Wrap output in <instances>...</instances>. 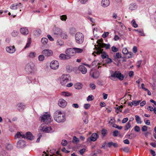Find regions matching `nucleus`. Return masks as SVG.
Masks as SVG:
<instances>
[{"instance_id": "f257e3e1", "label": "nucleus", "mask_w": 156, "mask_h": 156, "mask_svg": "<svg viewBox=\"0 0 156 156\" xmlns=\"http://www.w3.org/2000/svg\"><path fill=\"white\" fill-rule=\"evenodd\" d=\"M54 120L58 122H64L66 120L65 115L60 110H57L54 113Z\"/></svg>"}, {"instance_id": "f03ea898", "label": "nucleus", "mask_w": 156, "mask_h": 156, "mask_svg": "<svg viewBox=\"0 0 156 156\" xmlns=\"http://www.w3.org/2000/svg\"><path fill=\"white\" fill-rule=\"evenodd\" d=\"M111 75L109 77V78L112 80L115 81L116 78L122 81L123 80L124 76L119 71H112L110 72Z\"/></svg>"}, {"instance_id": "7ed1b4c3", "label": "nucleus", "mask_w": 156, "mask_h": 156, "mask_svg": "<svg viewBox=\"0 0 156 156\" xmlns=\"http://www.w3.org/2000/svg\"><path fill=\"white\" fill-rule=\"evenodd\" d=\"M25 69L27 71L31 74L34 73L37 71L35 64L32 62H30L27 65Z\"/></svg>"}, {"instance_id": "20e7f679", "label": "nucleus", "mask_w": 156, "mask_h": 156, "mask_svg": "<svg viewBox=\"0 0 156 156\" xmlns=\"http://www.w3.org/2000/svg\"><path fill=\"white\" fill-rule=\"evenodd\" d=\"M75 38L76 43L81 44L84 41V36L82 33L80 32H78L75 34Z\"/></svg>"}, {"instance_id": "39448f33", "label": "nucleus", "mask_w": 156, "mask_h": 156, "mask_svg": "<svg viewBox=\"0 0 156 156\" xmlns=\"http://www.w3.org/2000/svg\"><path fill=\"white\" fill-rule=\"evenodd\" d=\"M40 119L41 122H44L48 123H50L51 122V115L47 113H46L41 115Z\"/></svg>"}, {"instance_id": "423d86ee", "label": "nucleus", "mask_w": 156, "mask_h": 156, "mask_svg": "<svg viewBox=\"0 0 156 156\" xmlns=\"http://www.w3.org/2000/svg\"><path fill=\"white\" fill-rule=\"evenodd\" d=\"M70 80V76L69 74H64L60 78V83L62 85H65Z\"/></svg>"}, {"instance_id": "0eeeda50", "label": "nucleus", "mask_w": 156, "mask_h": 156, "mask_svg": "<svg viewBox=\"0 0 156 156\" xmlns=\"http://www.w3.org/2000/svg\"><path fill=\"white\" fill-rule=\"evenodd\" d=\"M57 32L55 33L57 34H60V37L63 39H66L67 38L68 36L66 32L62 31V30L59 28L57 29Z\"/></svg>"}, {"instance_id": "6e6552de", "label": "nucleus", "mask_w": 156, "mask_h": 156, "mask_svg": "<svg viewBox=\"0 0 156 156\" xmlns=\"http://www.w3.org/2000/svg\"><path fill=\"white\" fill-rule=\"evenodd\" d=\"M65 53L67 56H69V59L75 55L74 52L73 48H69L67 49L65 51Z\"/></svg>"}, {"instance_id": "1a4fd4ad", "label": "nucleus", "mask_w": 156, "mask_h": 156, "mask_svg": "<svg viewBox=\"0 0 156 156\" xmlns=\"http://www.w3.org/2000/svg\"><path fill=\"white\" fill-rule=\"evenodd\" d=\"M59 64L57 61H52L50 64L51 68L54 70L57 69L59 67Z\"/></svg>"}, {"instance_id": "9d476101", "label": "nucleus", "mask_w": 156, "mask_h": 156, "mask_svg": "<svg viewBox=\"0 0 156 156\" xmlns=\"http://www.w3.org/2000/svg\"><path fill=\"white\" fill-rule=\"evenodd\" d=\"M102 41L99 40L97 41V43H98V45L99 47L98 48H103L105 47V48L107 49L109 48L110 47V45L109 44H106L104 43H102Z\"/></svg>"}, {"instance_id": "9b49d317", "label": "nucleus", "mask_w": 156, "mask_h": 156, "mask_svg": "<svg viewBox=\"0 0 156 156\" xmlns=\"http://www.w3.org/2000/svg\"><path fill=\"white\" fill-rule=\"evenodd\" d=\"M40 129L42 131L48 133L51 131L52 129L50 127L47 126H43L42 125Z\"/></svg>"}, {"instance_id": "f8f14e48", "label": "nucleus", "mask_w": 156, "mask_h": 156, "mask_svg": "<svg viewBox=\"0 0 156 156\" xmlns=\"http://www.w3.org/2000/svg\"><path fill=\"white\" fill-rule=\"evenodd\" d=\"M103 49L101 48H98L97 49V54H101V57L103 59H104L106 58L108 55H107L105 52H103Z\"/></svg>"}, {"instance_id": "ddd939ff", "label": "nucleus", "mask_w": 156, "mask_h": 156, "mask_svg": "<svg viewBox=\"0 0 156 156\" xmlns=\"http://www.w3.org/2000/svg\"><path fill=\"white\" fill-rule=\"evenodd\" d=\"M42 54L45 56H50L53 54V51L50 49H45L42 51Z\"/></svg>"}, {"instance_id": "4468645a", "label": "nucleus", "mask_w": 156, "mask_h": 156, "mask_svg": "<svg viewBox=\"0 0 156 156\" xmlns=\"http://www.w3.org/2000/svg\"><path fill=\"white\" fill-rule=\"evenodd\" d=\"M5 49L6 51L8 52L11 54L14 53L16 51V49L14 46H10L9 47H7Z\"/></svg>"}, {"instance_id": "2eb2a0df", "label": "nucleus", "mask_w": 156, "mask_h": 156, "mask_svg": "<svg viewBox=\"0 0 156 156\" xmlns=\"http://www.w3.org/2000/svg\"><path fill=\"white\" fill-rule=\"evenodd\" d=\"M22 7V5L20 3L13 4L10 7L11 9L14 10L18 8L21 9Z\"/></svg>"}, {"instance_id": "dca6fc26", "label": "nucleus", "mask_w": 156, "mask_h": 156, "mask_svg": "<svg viewBox=\"0 0 156 156\" xmlns=\"http://www.w3.org/2000/svg\"><path fill=\"white\" fill-rule=\"evenodd\" d=\"M58 105L60 107L63 108L66 106L67 103L66 101L63 99H60L58 101Z\"/></svg>"}, {"instance_id": "f3484780", "label": "nucleus", "mask_w": 156, "mask_h": 156, "mask_svg": "<svg viewBox=\"0 0 156 156\" xmlns=\"http://www.w3.org/2000/svg\"><path fill=\"white\" fill-rule=\"evenodd\" d=\"M16 107L20 111H23L25 108L26 106L23 103H18L17 104Z\"/></svg>"}, {"instance_id": "a211bd4d", "label": "nucleus", "mask_w": 156, "mask_h": 156, "mask_svg": "<svg viewBox=\"0 0 156 156\" xmlns=\"http://www.w3.org/2000/svg\"><path fill=\"white\" fill-rule=\"evenodd\" d=\"M20 30L21 33L23 35H27L28 34L29 30L26 27L21 28Z\"/></svg>"}, {"instance_id": "6ab92c4d", "label": "nucleus", "mask_w": 156, "mask_h": 156, "mask_svg": "<svg viewBox=\"0 0 156 156\" xmlns=\"http://www.w3.org/2000/svg\"><path fill=\"white\" fill-rule=\"evenodd\" d=\"M26 144L25 142L22 140H20L17 143V147L19 148H23L25 146Z\"/></svg>"}, {"instance_id": "aec40b11", "label": "nucleus", "mask_w": 156, "mask_h": 156, "mask_svg": "<svg viewBox=\"0 0 156 156\" xmlns=\"http://www.w3.org/2000/svg\"><path fill=\"white\" fill-rule=\"evenodd\" d=\"M78 69L83 74L86 73L87 72V68L83 65H80L78 67Z\"/></svg>"}, {"instance_id": "412c9836", "label": "nucleus", "mask_w": 156, "mask_h": 156, "mask_svg": "<svg viewBox=\"0 0 156 156\" xmlns=\"http://www.w3.org/2000/svg\"><path fill=\"white\" fill-rule=\"evenodd\" d=\"M110 2L109 0H102L101 2V4L104 7H107L110 4Z\"/></svg>"}, {"instance_id": "4be33fe9", "label": "nucleus", "mask_w": 156, "mask_h": 156, "mask_svg": "<svg viewBox=\"0 0 156 156\" xmlns=\"http://www.w3.org/2000/svg\"><path fill=\"white\" fill-rule=\"evenodd\" d=\"M25 134L23 133H21L20 132H18L15 136V138H25Z\"/></svg>"}, {"instance_id": "5701e85b", "label": "nucleus", "mask_w": 156, "mask_h": 156, "mask_svg": "<svg viewBox=\"0 0 156 156\" xmlns=\"http://www.w3.org/2000/svg\"><path fill=\"white\" fill-rule=\"evenodd\" d=\"M25 138L27 139L30 140H32L34 138V136L32 135L31 133L30 132H27L25 134Z\"/></svg>"}, {"instance_id": "b1692460", "label": "nucleus", "mask_w": 156, "mask_h": 156, "mask_svg": "<svg viewBox=\"0 0 156 156\" xmlns=\"http://www.w3.org/2000/svg\"><path fill=\"white\" fill-rule=\"evenodd\" d=\"M98 137V136L97 133H93L90 137V140L91 141H95L97 140Z\"/></svg>"}, {"instance_id": "393cba45", "label": "nucleus", "mask_w": 156, "mask_h": 156, "mask_svg": "<svg viewBox=\"0 0 156 156\" xmlns=\"http://www.w3.org/2000/svg\"><path fill=\"white\" fill-rule=\"evenodd\" d=\"M59 58L61 60H68L69 59V58L67 56L66 54H61L59 55Z\"/></svg>"}, {"instance_id": "a878e982", "label": "nucleus", "mask_w": 156, "mask_h": 156, "mask_svg": "<svg viewBox=\"0 0 156 156\" xmlns=\"http://www.w3.org/2000/svg\"><path fill=\"white\" fill-rule=\"evenodd\" d=\"M74 52L75 55L76 53H82L83 50L82 49L78 48H73Z\"/></svg>"}, {"instance_id": "bb28decb", "label": "nucleus", "mask_w": 156, "mask_h": 156, "mask_svg": "<svg viewBox=\"0 0 156 156\" xmlns=\"http://www.w3.org/2000/svg\"><path fill=\"white\" fill-rule=\"evenodd\" d=\"M126 136L127 138L131 139L134 138L136 136V134L135 133H131L129 134L126 135Z\"/></svg>"}, {"instance_id": "cd10ccee", "label": "nucleus", "mask_w": 156, "mask_h": 156, "mask_svg": "<svg viewBox=\"0 0 156 156\" xmlns=\"http://www.w3.org/2000/svg\"><path fill=\"white\" fill-rule=\"evenodd\" d=\"M137 6L135 3H132L129 5V9L131 10H135L137 8Z\"/></svg>"}, {"instance_id": "c85d7f7f", "label": "nucleus", "mask_w": 156, "mask_h": 156, "mask_svg": "<svg viewBox=\"0 0 156 156\" xmlns=\"http://www.w3.org/2000/svg\"><path fill=\"white\" fill-rule=\"evenodd\" d=\"M83 84L80 83H76L75 85V87L77 89H81L83 87Z\"/></svg>"}, {"instance_id": "c756f323", "label": "nucleus", "mask_w": 156, "mask_h": 156, "mask_svg": "<svg viewBox=\"0 0 156 156\" xmlns=\"http://www.w3.org/2000/svg\"><path fill=\"white\" fill-rule=\"evenodd\" d=\"M135 119L137 123L140 124L142 123V121L141 120V118L139 116L135 115Z\"/></svg>"}, {"instance_id": "7c9ffc66", "label": "nucleus", "mask_w": 156, "mask_h": 156, "mask_svg": "<svg viewBox=\"0 0 156 156\" xmlns=\"http://www.w3.org/2000/svg\"><path fill=\"white\" fill-rule=\"evenodd\" d=\"M135 31L138 32L139 34H140L141 36H145V34H144L143 30L142 29H135Z\"/></svg>"}, {"instance_id": "2f4dec72", "label": "nucleus", "mask_w": 156, "mask_h": 156, "mask_svg": "<svg viewBox=\"0 0 156 156\" xmlns=\"http://www.w3.org/2000/svg\"><path fill=\"white\" fill-rule=\"evenodd\" d=\"M41 31L40 29H37L34 31V33L36 36H39L40 34Z\"/></svg>"}, {"instance_id": "473e14b6", "label": "nucleus", "mask_w": 156, "mask_h": 156, "mask_svg": "<svg viewBox=\"0 0 156 156\" xmlns=\"http://www.w3.org/2000/svg\"><path fill=\"white\" fill-rule=\"evenodd\" d=\"M48 41V39L46 38L43 37L41 39V42L42 43L44 44H46Z\"/></svg>"}, {"instance_id": "72a5a7b5", "label": "nucleus", "mask_w": 156, "mask_h": 156, "mask_svg": "<svg viewBox=\"0 0 156 156\" xmlns=\"http://www.w3.org/2000/svg\"><path fill=\"white\" fill-rule=\"evenodd\" d=\"M62 95L65 97H69L72 94L68 92H62L61 93Z\"/></svg>"}, {"instance_id": "f704fd0d", "label": "nucleus", "mask_w": 156, "mask_h": 156, "mask_svg": "<svg viewBox=\"0 0 156 156\" xmlns=\"http://www.w3.org/2000/svg\"><path fill=\"white\" fill-rule=\"evenodd\" d=\"M64 42L61 40L58 39L56 42V44L57 45L60 46H62L64 45Z\"/></svg>"}, {"instance_id": "c9c22d12", "label": "nucleus", "mask_w": 156, "mask_h": 156, "mask_svg": "<svg viewBox=\"0 0 156 156\" xmlns=\"http://www.w3.org/2000/svg\"><path fill=\"white\" fill-rule=\"evenodd\" d=\"M19 34V32L16 30H13L11 33V35L13 37L17 36Z\"/></svg>"}, {"instance_id": "e433bc0d", "label": "nucleus", "mask_w": 156, "mask_h": 156, "mask_svg": "<svg viewBox=\"0 0 156 156\" xmlns=\"http://www.w3.org/2000/svg\"><path fill=\"white\" fill-rule=\"evenodd\" d=\"M122 57L121 54L120 53L118 52L116 53L115 55L114 56V57L115 58H120Z\"/></svg>"}, {"instance_id": "4c0bfd02", "label": "nucleus", "mask_w": 156, "mask_h": 156, "mask_svg": "<svg viewBox=\"0 0 156 156\" xmlns=\"http://www.w3.org/2000/svg\"><path fill=\"white\" fill-rule=\"evenodd\" d=\"M99 76V73L98 72H95L93 73L92 75V76L94 78H98Z\"/></svg>"}, {"instance_id": "58836bf2", "label": "nucleus", "mask_w": 156, "mask_h": 156, "mask_svg": "<svg viewBox=\"0 0 156 156\" xmlns=\"http://www.w3.org/2000/svg\"><path fill=\"white\" fill-rule=\"evenodd\" d=\"M36 55V53L34 52H30L28 55V57L30 58H34L35 57Z\"/></svg>"}, {"instance_id": "ea45409f", "label": "nucleus", "mask_w": 156, "mask_h": 156, "mask_svg": "<svg viewBox=\"0 0 156 156\" xmlns=\"http://www.w3.org/2000/svg\"><path fill=\"white\" fill-rule=\"evenodd\" d=\"M131 125L129 123V122L127 123L125 125V130H128L129 128L131 127Z\"/></svg>"}, {"instance_id": "a19ab883", "label": "nucleus", "mask_w": 156, "mask_h": 156, "mask_svg": "<svg viewBox=\"0 0 156 156\" xmlns=\"http://www.w3.org/2000/svg\"><path fill=\"white\" fill-rule=\"evenodd\" d=\"M131 23L132 24L134 28H137L138 27V25L136 23V22L134 20H133L132 22Z\"/></svg>"}, {"instance_id": "79ce46f5", "label": "nucleus", "mask_w": 156, "mask_h": 156, "mask_svg": "<svg viewBox=\"0 0 156 156\" xmlns=\"http://www.w3.org/2000/svg\"><path fill=\"white\" fill-rule=\"evenodd\" d=\"M94 99V96L92 95H90L88 96L87 98V101H90L93 100Z\"/></svg>"}, {"instance_id": "37998d69", "label": "nucleus", "mask_w": 156, "mask_h": 156, "mask_svg": "<svg viewBox=\"0 0 156 156\" xmlns=\"http://www.w3.org/2000/svg\"><path fill=\"white\" fill-rule=\"evenodd\" d=\"M79 141V139L77 138L76 136H74L73 142L74 143H77Z\"/></svg>"}, {"instance_id": "c03bdc74", "label": "nucleus", "mask_w": 156, "mask_h": 156, "mask_svg": "<svg viewBox=\"0 0 156 156\" xmlns=\"http://www.w3.org/2000/svg\"><path fill=\"white\" fill-rule=\"evenodd\" d=\"M140 102V100H138V101H133V106H136L137 105H139Z\"/></svg>"}, {"instance_id": "a18cd8bd", "label": "nucleus", "mask_w": 156, "mask_h": 156, "mask_svg": "<svg viewBox=\"0 0 156 156\" xmlns=\"http://www.w3.org/2000/svg\"><path fill=\"white\" fill-rule=\"evenodd\" d=\"M60 19L62 21H66L67 19V16L66 15H62L60 16Z\"/></svg>"}, {"instance_id": "49530a36", "label": "nucleus", "mask_w": 156, "mask_h": 156, "mask_svg": "<svg viewBox=\"0 0 156 156\" xmlns=\"http://www.w3.org/2000/svg\"><path fill=\"white\" fill-rule=\"evenodd\" d=\"M38 58L40 61H42L44 60V57L43 55H40L39 56Z\"/></svg>"}, {"instance_id": "de8ad7c7", "label": "nucleus", "mask_w": 156, "mask_h": 156, "mask_svg": "<svg viewBox=\"0 0 156 156\" xmlns=\"http://www.w3.org/2000/svg\"><path fill=\"white\" fill-rule=\"evenodd\" d=\"M90 106L89 104H84L83 107L85 109H87L90 108Z\"/></svg>"}, {"instance_id": "09e8293b", "label": "nucleus", "mask_w": 156, "mask_h": 156, "mask_svg": "<svg viewBox=\"0 0 156 156\" xmlns=\"http://www.w3.org/2000/svg\"><path fill=\"white\" fill-rule=\"evenodd\" d=\"M112 126L113 127L118 129H122V126H119L117 125L116 124H114Z\"/></svg>"}, {"instance_id": "8fccbe9b", "label": "nucleus", "mask_w": 156, "mask_h": 156, "mask_svg": "<svg viewBox=\"0 0 156 156\" xmlns=\"http://www.w3.org/2000/svg\"><path fill=\"white\" fill-rule=\"evenodd\" d=\"M86 17L87 19L89 20L91 22L94 23H95V20L94 19L88 16H87Z\"/></svg>"}, {"instance_id": "3c124183", "label": "nucleus", "mask_w": 156, "mask_h": 156, "mask_svg": "<svg viewBox=\"0 0 156 156\" xmlns=\"http://www.w3.org/2000/svg\"><path fill=\"white\" fill-rule=\"evenodd\" d=\"M31 43V40H29L28 42L27 43L26 45L25 46L24 48L25 49H26L27 48L29 47L30 46Z\"/></svg>"}, {"instance_id": "603ef678", "label": "nucleus", "mask_w": 156, "mask_h": 156, "mask_svg": "<svg viewBox=\"0 0 156 156\" xmlns=\"http://www.w3.org/2000/svg\"><path fill=\"white\" fill-rule=\"evenodd\" d=\"M127 56H126V58H130L132 57V56L133 55V53L131 52H129L128 53Z\"/></svg>"}, {"instance_id": "864d4df0", "label": "nucleus", "mask_w": 156, "mask_h": 156, "mask_svg": "<svg viewBox=\"0 0 156 156\" xmlns=\"http://www.w3.org/2000/svg\"><path fill=\"white\" fill-rule=\"evenodd\" d=\"M122 53L124 54H127L128 53V50L126 48H124L122 50Z\"/></svg>"}, {"instance_id": "5fc2aeb1", "label": "nucleus", "mask_w": 156, "mask_h": 156, "mask_svg": "<svg viewBox=\"0 0 156 156\" xmlns=\"http://www.w3.org/2000/svg\"><path fill=\"white\" fill-rule=\"evenodd\" d=\"M112 51L114 52H116L118 51V49L114 46H113L112 48Z\"/></svg>"}, {"instance_id": "6e6d98bb", "label": "nucleus", "mask_w": 156, "mask_h": 156, "mask_svg": "<svg viewBox=\"0 0 156 156\" xmlns=\"http://www.w3.org/2000/svg\"><path fill=\"white\" fill-rule=\"evenodd\" d=\"M67 144V141L66 140H63L61 142V144L63 146H66Z\"/></svg>"}, {"instance_id": "4d7b16f0", "label": "nucleus", "mask_w": 156, "mask_h": 156, "mask_svg": "<svg viewBox=\"0 0 156 156\" xmlns=\"http://www.w3.org/2000/svg\"><path fill=\"white\" fill-rule=\"evenodd\" d=\"M108 32H104L102 34V37L103 38H106L108 36Z\"/></svg>"}, {"instance_id": "13d9d810", "label": "nucleus", "mask_w": 156, "mask_h": 156, "mask_svg": "<svg viewBox=\"0 0 156 156\" xmlns=\"http://www.w3.org/2000/svg\"><path fill=\"white\" fill-rule=\"evenodd\" d=\"M134 129L137 132H139L140 129L138 126H136L134 127Z\"/></svg>"}, {"instance_id": "bf43d9fd", "label": "nucleus", "mask_w": 156, "mask_h": 156, "mask_svg": "<svg viewBox=\"0 0 156 156\" xmlns=\"http://www.w3.org/2000/svg\"><path fill=\"white\" fill-rule=\"evenodd\" d=\"M27 81L29 83H30L32 82V78L30 77H27Z\"/></svg>"}, {"instance_id": "052dcab7", "label": "nucleus", "mask_w": 156, "mask_h": 156, "mask_svg": "<svg viewBox=\"0 0 156 156\" xmlns=\"http://www.w3.org/2000/svg\"><path fill=\"white\" fill-rule=\"evenodd\" d=\"M119 131L117 130H115L113 132V136H117L118 135Z\"/></svg>"}, {"instance_id": "680f3d73", "label": "nucleus", "mask_w": 156, "mask_h": 156, "mask_svg": "<svg viewBox=\"0 0 156 156\" xmlns=\"http://www.w3.org/2000/svg\"><path fill=\"white\" fill-rule=\"evenodd\" d=\"M115 122V119L114 118H112L110 119V120L109 121V123H111V124H112L114 123Z\"/></svg>"}, {"instance_id": "e2e57ef3", "label": "nucleus", "mask_w": 156, "mask_h": 156, "mask_svg": "<svg viewBox=\"0 0 156 156\" xmlns=\"http://www.w3.org/2000/svg\"><path fill=\"white\" fill-rule=\"evenodd\" d=\"M141 129L143 132L146 131L147 130V127L146 126H144L142 127Z\"/></svg>"}, {"instance_id": "0e129e2a", "label": "nucleus", "mask_w": 156, "mask_h": 156, "mask_svg": "<svg viewBox=\"0 0 156 156\" xmlns=\"http://www.w3.org/2000/svg\"><path fill=\"white\" fill-rule=\"evenodd\" d=\"M107 133V131L105 129H103L101 131V134L103 136H105Z\"/></svg>"}, {"instance_id": "69168bd1", "label": "nucleus", "mask_w": 156, "mask_h": 156, "mask_svg": "<svg viewBox=\"0 0 156 156\" xmlns=\"http://www.w3.org/2000/svg\"><path fill=\"white\" fill-rule=\"evenodd\" d=\"M123 151L126 152H128L129 151V149L128 147H125L122 148Z\"/></svg>"}, {"instance_id": "338daca9", "label": "nucleus", "mask_w": 156, "mask_h": 156, "mask_svg": "<svg viewBox=\"0 0 156 156\" xmlns=\"http://www.w3.org/2000/svg\"><path fill=\"white\" fill-rule=\"evenodd\" d=\"M90 87L92 90H94L95 88V85L94 83H90Z\"/></svg>"}, {"instance_id": "774afa93", "label": "nucleus", "mask_w": 156, "mask_h": 156, "mask_svg": "<svg viewBox=\"0 0 156 156\" xmlns=\"http://www.w3.org/2000/svg\"><path fill=\"white\" fill-rule=\"evenodd\" d=\"M85 151V149L84 148H83L82 149H81L80 151V154L82 155L84 153V152Z\"/></svg>"}]
</instances>
